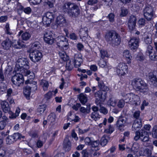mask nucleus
Instances as JSON below:
<instances>
[{"label": "nucleus", "instance_id": "obj_50", "mask_svg": "<svg viewBox=\"0 0 157 157\" xmlns=\"http://www.w3.org/2000/svg\"><path fill=\"white\" fill-rule=\"evenodd\" d=\"M41 84L43 85V87L44 90H46L49 86L48 82L45 80H42L41 82Z\"/></svg>", "mask_w": 157, "mask_h": 157}, {"label": "nucleus", "instance_id": "obj_48", "mask_svg": "<svg viewBox=\"0 0 157 157\" xmlns=\"http://www.w3.org/2000/svg\"><path fill=\"white\" fill-rule=\"evenodd\" d=\"M44 39L45 41L48 44H52L54 42V40L52 37H50L49 38L44 37Z\"/></svg>", "mask_w": 157, "mask_h": 157}, {"label": "nucleus", "instance_id": "obj_49", "mask_svg": "<svg viewBox=\"0 0 157 157\" xmlns=\"http://www.w3.org/2000/svg\"><path fill=\"white\" fill-rule=\"evenodd\" d=\"M152 134L153 138H157V125H155L153 127Z\"/></svg>", "mask_w": 157, "mask_h": 157}, {"label": "nucleus", "instance_id": "obj_21", "mask_svg": "<svg viewBox=\"0 0 157 157\" xmlns=\"http://www.w3.org/2000/svg\"><path fill=\"white\" fill-rule=\"evenodd\" d=\"M142 126L141 119H136L132 125V129L133 130H136L137 129L140 128Z\"/></svg>", "mask_w": 157, "mask_h": 157}, {"label": "nucleus", "instance_id": "obj_35", "mask_svg": "<svg viewBox=\"0 0 157 157\" xmlns=\"http://www.w3.org/2000/svg\"><path fill=\"white\" fill-rule=\"evenodd\" d=\"M68 45L67 40L60 43L59 45H58L59 47L60 48H63V50H66L68 48Z\"/></svg>", "mask_w": 157, "mask_h": 157}, {"label": "nucleus", "instance_id": "obj_39", "mask_svg": "<svg viewBox=\"0 0 157 157\" xmlns=\"http://www.w3.org/2000/svg\"><path fill=\"white\" fill-rule=\"evenodd\" d=\"M25 75L28 76L30 79H33L34 77V74L30 71L26 70L24 71Z\"/></svg>", "mask_w": 157, "mask_h": 157}, {"label": "nucleus", "instance_id": "obj_27", "mask_svg": "<svg viewBox=\"0 0 157 157\" xmlns=\"http://www.w3.org/2000/svg\"><path fill=\"white\" fill-rule=\"evenodd\" d=\"M56 116L54 113H51L47 117V121L51 123L55 122L56 120Z\"/></svg>", "mask_w": 157, "mask_h": 157}, {"label": "nucleus", "instance_id": "obj_20", "mask_svg": "<svg viewBox=\"0 0 157 157\" xmlns=\"http://www.w3.org/2000/svg\"><path fill=\"white\" fill-rule=\"evenodd\" d=\"M12 44L11 40L8 38L2 41L1 43V45L3 49L7 50L11 47Z\"/></svg>", "mask_w": 157, "mask_h": 157}, {"label": "nucleus", "instance_id": "obj_1", "mask_svg": "<svg viewBox=\"0 0 157 157\" xmlns=\"http://www.w3.org/2000/svg\"><path fill=\"white\" fill-rule=\"evenodd\" d=\"M63 8L68 16L73 19L77 17L80 14L79 7L75 3L67 2L63 6Z\"/></svg>", "mask_w": 157, "mask_h": 157}, {"label": "nucleus", "instance_id": "obj_62", "mask_svg": "<svg viewBox=\"0 0 157 157\" xmlns=\"http://www.w3.org/2000/svg\"><path fill=\"white\" fill-rule=\"evenodd\" d=\"M128 13V11L126 9L124 8H123L121 9V16L124 17Z\"/></svg>", "mask_w": 157, "mask_h": 157}, {"label": "nucleus", "instance_id": "obj_4", "mask_svg": "<svg viewBox=\"0 0 157 157\" xmlns=\"http://www.w3.org/2000/svg\"><path fill=\"white\" fill-rule=\"evenodd\" d=\"M125 100L127 102L136 105H140L141 103L139 97L132 93L127 94Z\"/></svg>", "mask_w": 157, "mask_h": 157}, {"label": "nucleus", "instance_id": "obj_41", "mask_svg": "<svg viewBox=\"0 0 157 157\" xmlns=\"http://www.w3.org/2000/svg\"><path fill=\"white\" fill-rule=\"evenodd\" d=\"M99 65L102 67H108V63L103 59H100L98 63Z\"/></svg>", "mask_w": 157, "mask_h": 157}, {"label": "nucleus", "instance_id": "obj_40", "mask_svg": "<svg viewBox=\"0 0 157 157\" xmlns=\"http://www.w3.org/2000/svg\"><path fill=\"white\" fill-rule=\"evenodd\" d=\"M80 111L82 113L86 115L89 113L90 112V108H86L83 107H81L80 109Z\"/></svg>", "mask_w": 157, "mask_h": 157}, {"label": "nucleus", "instance_id": "obj_32", "mask_svg": "<svg viewBox=\"0 0 157 157\" xmlns=\"http://www.w3.org/2000/svg\"><path fill=\"white\" fill-rule=\"evenodd\" d=\"M98 86L101 89V90H108L109 88L104 85L103 82L102 81H100L98 82Z\"/></svg>", "mask_w": 157, "mask_h": 157}, {"label": "nucleus", "instance_id": "obj_11", "mask_svg": "<svg viewBox=\"0 0 157 157\" xmlns=\"http://www.w3.org/2000/svg\"><path fill=\"white\" fill-rule=\"evenodd\" d=\"M143 11L145 18L148 21L151 20L153 15V9L152 7L149 5L147 6L144 9Z\"/></svg>", "mask_w": 157, "mask_h": 157}, {"label": "nucleus", "instance_id": "obj_22", "mask_svg": "<svg viewBox=\"0 0 157 157\" xmlns=\"http://www.w3.org/2000/svg\"><path fill=\"white\" fill-rule=\"evenodd\" d=\"M2 109L5 113H7L10 111V108L8 102L5 101H2L0 103Z\"/></svg>", "mask_w": 157, "mask_h": 157}, {"label": "nucleus", "instance_id": "obj_58", "mask_svg": "<svg viewBox=\"0 0 157 157\" xmlns=\"http://www.w3.org/2000/svg\"><path fill=\"white\" fill-rule=\"evenodd\" d=\"M138 151V148H136V147L133 146L131 149L130 151H129L128 152H130L132 154L135 155Z\"/></svg>", "mask_w": 157, "mask_h": 157}, {"label": "nucleus", "instance_id": "obj_46", "mask_svg": "<svg viewBox=\"0 0 157 157\" xmlns=\"http://www.w3.org/2000/svg\"><path fill=\"white\" fill-rule=\"evenodd\" d=\"M6 142L7 144H11L15 142L12 135L8 136L6 139Z\"/></svg>", "mask_w": 157, "mask_h": 157}, {"label": "nucleus", "instance_id": "obj_28", "mask_svg": "<svg viewBox=\"0 0 157 157\" xmlns=\"http://www.w3.org/2000/svg\"><path fill=\"white\" fill-rule=\"evenodd\" d=\"M117 103V100L115 98L113 97H111L107 102V103L108 105L113 107L116 106Z\"/></svg>", "mask_w": 157, "mask_h": 157}, {"label": "nucleus", "instance_id": "obj_25", "mask_svg": "<svg viewBox=\"0 0 157 157\" xmlns=\"http://www.w3.org/2000/svg\"><path fill=\"white\" fill-rule=\"evenodd\" d=\"M71 144L70 140L68 139L64 140L63 143V147L66 151H69L71 148Z\"/></svg>", "mask_w": 157, "mask_h": 157}, {"label": "nucleus", "instance_id": "obj_44", "mask_svg": "<svg viewBox=\"0 0 157 157\" xmlns=\"http://www.w3.org/2000/svg\"><path fill=\"white\" fill-rule=\"evenodd\" d=\"M90 117L92 119L95 121L100 117L99 114L97 112H92L90 115Z\"/></svg>", "mask_w": 157, "mask_h": 157}, {"label": "nucleus", "instance_id": "obj_45", "mask_svg": "<svg viewBox=\"0 0 157 157\" xmlns=\"http://www.w3.org/2000/svg\"><path fill=\"white\" fill-rule=\"evenodd\" d=\"M114 130V129L113 126L109 124L108 125V128L105 129L104 132L107 133L111 134Z\"/></svg>", "mask_w": 157, "mask_h": 157}, {"label": "nucleus", "instance_id": "obj_18", "mask_svg": "<svg viewBox=\"0 0 157 157\" xmlns=\"http://www.w3.org/2000/svg\"><path fill=\"white\" fill-rule=\"evenodd\" d=\"M82 55L80 54H75L73 59V63L75 67L77 68L81 65L82 62Z\"/></svg>", "mask_w": 157, "mask_h": 157}, {"label": "nucleus", "instance_id": "obj_33", "mask_svg": "<svg viewBox=\"0 0 157 157\" xmlns=\"http://www.w3.org/2000/svg\"><path fill=\"white\" fill-rule=\"evenodd\" d=\"M78 98L81 102L83 104H85L87 101V97L83 94H80Z\"/></svg>", "mask_w": 157, "mask_h": 157}, {"label": "nucleus", "instance_id": "obj_15", "mask_svg": "<svg viewBox=\"0 0 157 157\" xmlns=\"http://www.w3.org/2000/svg\"><path fill=\"white\" fill-rule=\"evenodd\" d=\"M56 23L57 26L60 27L65 26L67 25V19L65 17L62 15H59L57 17Z\"/></svg>", "mask_w": 157, "mask_h": 157}, {"label": "nucleus", "instance_id": "obj_30", "mask_svg": "<svg viewBox=\"0 0 157 157\" xmlns=\"http://www.w3.org/2000/svg\"><path fill=\"white\" fill-rule=\"evenodd\" d=\"M59 54L61 58L63 61H66L69 59L68 56L66 54L65 52L63 51H62L61 52H59Z\"/></svg>", "mask_w": 157, "mask_h": 157}, {"label": "nucleus", "instance_id": "obj_31", "mask_svg": "<svg viewBox=\"0 0 157 157\" xmlns=\"http://www.w3.org/2000/svg\"><path fill=\"white\" fill-rule=\"evenodd\" d=\"M40 47L39 43L38 42H35L33 43L30 49V52H31L32 50L33 51L35 50H38Z\"/></svg>", "mask_w": 157, "mask_h": 157}, {"label": "nucleus", "instance_id": "obj_13", "mask_svg": "<svg viewBox=\"0 0 157 157\" xmlns=\"http://www.w3.org/2000/svg\"><path fill=\"white\" fill-rule=\"evenodd\" d=\"M139 39L136 37H133L128 41L129 47L131 49L135 50L139 46Z\"/></svg>", "mask_w": 157, "mask_h": 157}, {"label": "nucleus", "instance_id": "obj_37", "mask_svg": "<svg viewBox=\"0 0 157 157\" xmlns=\"http://www.w3.org/2000/svg\"><path fill=\"white\" fill-rule=\"evenodd\" d=\"M21 36L23 40L27 41L30 39L31 35L29 33L25 32L22 34Z\"/></svg>", "mask_w": 157, "mask_h": 157}, {"label": "nucleus", "instance_id": "obj_5", "mask_svg": "<svg viewBox=\"0 0 157 157\" xmlns=\"http://www.w3.org/2000/svg\"><path fill=\"white\" fill-rule=\"evenodd\" d=\"M107 93L105 90H100L95 93V103L97 105L101 106V104L104 102L106 98Z\"/></svg>", "mask_w": 157, "mask_h": 157}, {"label": "nucleus", "instance_id": "obj_29", "mask_svg": "<svg viewBox=\"0 0 157 157\" xmlns=\"http://www.w3.org/2000/svg\"><path fill=\"white\" fill-rule=\"evenodd\" d=\"M73 68V65L71 61L69 59L66 60V70L68 71H71Z\"/></svg>", "mask_w": 157, "mask_h": 157}, {"label": "nucleus", "instance_id": "obj_63", "mask_svg": "<svg viewBox=\"0 0 157 157\" xmlns=\"http://www.w3.org/2000/svg\"><path fill=\"white\" fill-rule=\"evenodd\" d=\"M114 17L115 16L114 14L110 13L107 17L109 20V21L111 22H113L114 21Z\"/></svg>", "mask_w": 157, "mask_h": 157}, {"label": "nucleus", "instance_id": "obj_26", "mask_svg": "<svg viewBox=\"0 0 157 157\" xmlns=\"http://www.w3.org/2000/svg\"><path fill=\"white\" fill-rule=\"evenodd\" d=\"M108 138L109 139V137L106 135H104L102 137L100 141V144L102 146H105L106 145L108 142Z\"/></svg>", "mask_w": 157, "mask_h": 157}, {"label": "nucleus", "instance_id": "obj_19", "mask_svg": "<svg viewBox=\"0 0 157 157\" xmlns=\"http://www.w3.org/2000/svg\"><path fill=\"white\" fill-rule=\"evenodd\" d=\"M88 28L84 27L83 28L81 29L79 31V34L80 38L85 40L88 36Z\"/></svg>", "mask_w": 157, "mask_h": 157}, {"label": "nucleus", "instance_id": "obj_2", "mask_svg": "<svg viewBox=\"0 0 157 157\" xmlns=\"http://www.w3.org/2000/svg\"><path fill=\"white\" fill-rule=\"evenodd\" d=\"M131 85L134 89L144 94H147L148 92L147 84L140 79H133L131 81Z\"/></svg>", "mask_w": 157, "mask_h": 157}, {"label": "nucleus", "instance_id": "obj_34", "mask_svg": "<svg viewBox=\"0 0 157 157\" xmlns=\"http://www.w3.org/2000/svg\"><path fill=\"white\" fill-rule=\"evenodd\" d=\"M47 105H40L37 109V112L40 114H42L45 111Z\"/></svg>", "mask_w": 157, "mask_h": 157}, {"label": "nucleus", "instance_id": "obj_57", "mask_svg": "<svg viewBox=\"0 0 157 157\" xmlns=\"http://www.w3.org/2000/svg\"><path fill=\"white\" fill-rule=\"evenodd\" d=\"M92 138L87 137L84 139V142L87 145L90 146L92 140Z\"/></svg>", "mask_w": 157, "mask_h": 157}, {"label": "nucleus", "instance_id": "obj_55", "mask_svg": "<svg viewBox=\"0 0 157 157\" xmlns=\"http://www.w3.org/2000/svg\"><path fill=\"white\" fill-rule=\"evenodd\" d=\"M77 128H78V133L79 134H84L85 133L87 132L90 130L89 128H88L86 129L82 130V129H81L80 128L78 127H77Z\"/></svg>", "mask_w": 157, "mask_h": 157}, {"label": "nucleus", "instance_id": "obj_52", "mask_svg": "<svg viewBox=\"0 0 157 157\" xmlns=\"http://www.w3.org/2000/svg\"><path fill=\"white\" fill-rule=\"evenodd\" d=\"M57 45H59L60 43L66 40L67 39L63 36H60L57 37Z\"/></svg>", "mask_w": 157, "mask_h": 157}, {"label": "nucleus", "instance_id": "obj_14", "mask_svg": "<svg viewBox=\"0 0 157 157\" xmlns=\"http://www.w3.org/2000/svg\"><path fill=\"white\" fill-rule=\"evenodd\" d=\"M127 120V119L125 117L121 116L119 117L116 123V125L119 130L121 131L124 130Z\"/></svg>", "mask_w": 157, "mask_h": 157}, {"label": "nucleus", "instance_id": "obj_3", "mask_svg": "<svg viewBox=\"0 0 157 157\" xmlns=\"http://www.w3.org/2000/svg\"><path fill=\"white\" fill-rule=\"evenodd\" d=\"M105 37L106 40L112 46L118 45L121 42L120 36L114 31H110L107 33Z\"/></svg>", "mask_w": 157, "mask_h": 157}, {"label": "nucleus", "instance_id": "obj_59", "mask_svg": "<svg viewBox=\"0 0 157 157\" xmlns=\"http://www.w3.org/2000/svg\"><path fill=\"white\" fill-rule=\"evenodd\" d=\"M140 112L139 111H135L133 114V117L136 119H141L140 117Z\"/></svg>", "mask_w": 157, "mask_h": 157}, {"label": "nucleus", "instance_id": "obj_23", "mask_svg": "<svg viewBox=\"0 0 157 157\" xmlns=\"http://www.w3.org/2000/svg\"><path fill=\"white\" fill-rule=\"evenodd\" d=\"M123 56L125 58L127 61L128 63H131V60L132 59L131 54L129 50H124L123 52Z\"/></svg>", "mask_w": 157, "mask_h": 157}, {"label": "nucleus", "instance_id": "obj_43", "mask_svg": "<svg viewBox=\"0 0 157 157\" xmlns=\"http://www.w3.org/2000/svg\"><path fill=\"white\" fill-rule=\"evenodd\" d=\"M149 147V148H147L144 150V152L147 154L148 156H150L151 155V151L153 149V147L152 146H150Z\"/></svg>", "mask_w": 157, "mask_h": 157}, {"label": "nucleus", "instance_id": "obj_7", "mask_svg": "<svg viewBox=\"0 0 157 157\" xmlns=\"http://www.w3.org/2000/svg\"><path fill=\"white\" fill-rule=\"evenodd\" d=\"M11 81L13 84L17 87L22 85L24 81L23 75L19 73H17L13 76Z\"/></svg>", "mask_w": 157, "mask_h": 157}, {"label": "nucleus", "instance_id": "obj_60", "mask_svg": "<svg viewBox=\"0 0 157 157\" xmlns=\"http://www.w3.org/2000/svg\"><path fill=\"white\" fill-rule=\"evenodd\" d=\"M3 82H6L5 77L2 71H0V83Z\"/></svg>", "mask_w": 157, "mask_h": 157}, {"label": "nucleus", "instance_id": "obj_54", "mask_svg": "<svg viewBox=\"0 0 157 157\" xmlns=\"http://www.w3.org/2000/svg\"><path fill=\"white\" fill-rule=\"evenodd\" d=\"M124 101L123 99L120 100L117 103V106L118 108H122L124 105Z\"/></svg>", "mask_w": 157, "mask_h": 157}, {"label": "nucleus", "instance_id": "obj_47", "mask_svg": "<svg viewBox=\"0 0 157 157\" xmlns=\"http://www.w3.org/2000/svg\"><path fill=\"white\" fill-rule=\"evenodd\" d=\"M12 136L15 141L17 140L20 139L21 138H24V136H22L19 133H14L12 135Z\"/></svg>", "mask_w": 157, "mask_h": 157}, {"label": "nucleus", "instance_id": "obj_61", "mask_svg": "<svg viewBox=\"0 0 157 157\" xmlns=\"http://www.w3.org/2000/svg\"><path fill=\"white\" fill-rule=\"evenodd\" d=\"M13 93V90L11 88H10L7 89L6 92V98L11 97L12 94Z\"/></svg>", "mask_w": 157, "mask_h": 157}, {"label": "nucleus", "instance_id": "obj_12", "mask_svg": "<svg viewBox=\"0 0 157 157\" xmlns=\"http://www.w3.org/2000/svg\"><path fill=\"white\" fill-rule=\"evenodd\" d=\"M32 84H33L32 86L30 87L29 86H27L24 89L23 93L27 98H29L30 95V90L31 89L34 91L36 90L37 89V87L36 85V82H33Z\"/></svg>", "mask_w": 157, "mask_h": 157}, {"label": "nucleus", "instance_id": "obj_24", "mask_svg": "<svg viewBox=\"0 0 157 157\" xmlns=\"http://www.w3.org/2000/svg\"><path fill=\"white\" fill-rule=\"evenodd\" d=\"M148 79L149 81L154 86L157 80V75H155L152 72H150L148 74Z\"/></svg>", "mask_w": 157, "mask_h": 157}, {"label": "nucleus", "instance_id": "obj_17", "mask_svg": "<svg viewBox=\"0 0 157 157\" xmlns=\"http://www.w3.org/2000/svg\"><path fill=\"white\" fill-rule=\"evenodd\" d=\"M136 18L134 15L131 16L128 21V26L130 30L132 31L135 28L136 26Z\"/></svg>", "mask_w": 157, "mask_h": 157}, {"label": "nucleus", "instance_id": "obj_53", "mask_svg": "<svg viewBox=\"0 0 157 157\" xmlns=\"http://www.w3.org/2000/svg\"><path fill=\"white\" fill-rule=\"evenodd\" d=\"M21 9L23 10L25 13L28 14H29L31 13L32 11L31 9L29 7H28L26 8L22 7Z\"/></svg>", "mask_w": 157, "mask_h": 157}, {"label": "nucleus", "instance_id": "obj_16", "mask_svg": "<svg viewBox=\"0 0 157 157\" xmlns=\"http://www.w3.org/2000/svg\"><path fill=\"white\" fill-rule=\"evenodd\" d=\"M21 68H24L25 70L29 68V62L26 58L22 57L18 59L17 61V64Z\"/></svg>", "mask_w": 157, "mask_h": 157}, {"label": "nucleus", "instance_id": "obj_36", "mask_svg": "<svg viewBox=\"0 0 157 157\" xmlns=\"http://www.w3.org/2000/svg\"><path fill=\"white\" fill-rule=\"evenodd\" d=\"M99 149L98 148H97V149H93L92 148H91V154H92L93 156L94 157H98L101 154V152L100 151H98Z\"/></svg>", "mask_w": 157, "mask_h": 157}, {"label": "nucleus", "instance_id": "obj_10", "mask_svg": "<svg viewBox=\"0 0 157 157\" xmlns=\"http://www.w3.org/2000/svg\"><path fill=\"white\" fill-rule=\"evenodd\" d=\"M55 16L53 13L47 12L42 18V22L44 25L48 26L53 21Z\"/></svg>", "mask_w": 157, "mask_h": 157}, {"label": "nucleus", "instance_id": "obj_6", "mask_svg": "<svg viewBox=\"0 0 157 157\" xmlns=\"http://www.w3.org/2000/svg\"><path fill=\"white\" fill-rule=\"evenodd\" d=\"M155 51L153 53V47L150 45H148L146 51V54L148 55L150 59L152 61L157 60V43H154Z\"/></svg>", "mask_w": 157, "mask_h": 157}, {"label": "nucleus", "instance_id": "obj_38", "mask_svg": "<svg viewBox=\"0 0 157 157\" xmlns=\"http://www.w3.org/2000/svg\"><path fill=\"white\" fill-rule=\"evenodd\" d=\"M7 89V85L6 82L0 83V91L1 93L4 92Z\"/></svg>", "mask_w": 157, "mask_h": 157}, {"label": "nucleus", "instance_id": "obj_8", "mask_svg": "<svg viewBox=\"0 0 157 157\" xmlns=\"http://www.w3.org/2000/svg\"><path fill=\"white\" fill-rule=\"evenodd\" d=\"M30 52V59L34 62L39 61L42 57V53L39 50L33 51L32 50L31 52Z\"/></svg>", "mask_w": 157, "mask_h": 157}, {"label": "nucleus", "instance_id": "obj_64", "mask_svg": "<svg viewBox=\"0 0 157 157\" xmlns=\"http://www.w3.org/2000/svg\"><path fill=\"white\" fill-rule=\"evenodd\" d=\"M69 37L70 39L74 40H77L78 38L77 36L75 33H70Z\"/></svg>", "mask_w": 157, "mask_h": 157}, {"label": "nucleus", "instance_id": "obj_42", "mask_svg": "<svg viewBox=\"0 0 157 157\" xmlns=\"http://www.w3.org/2000/svg\"><path fill=\"white\" fill-rule=\"evenodd\" d=\"M4 30L5 33L7 34L10 35L12 34V32L10 31L9 23H7L6 24Z\"/></svg>", "mask_w": 157, "mask_h": 157}, {"label": "nucleus", "instance_id": "obj_51", "mask_svg": "<svg viewBox=\"0 0 157 157\" xmlns=\"http://www.w3.org/2000/svg\"><path fill=\"white\" fill-rule=\"evenodd\" d=\"M99 140H92L90 144V145L93 148H98V146L99 145Z\"/></svg>", "mask_w": 157, "mask_h": 157}, {"label": "nucleus", "instance_id": "obj_56", "mask_svg": "<svg viewBox=\"0 0 157 157\" xmlns=\"http://www.w3.org/2000/svg\"><path fill=\"white\" fill-rule=\"evenodd\" d=\"M139 133L140 134V138L144 137L145 136L147 135V132L143 129L139 131Z\"/></svg>", "mask_w": 157, "mask_h": 157}, {"label": "nucleus", "instance_id": "obj_9", "mask_svg": "<svg viewBox=\"0 0 157 157\" xmlns=\"http://www.w3.org/2000/svg\"><path fill=\"white\" fill-rule=\"evenodd\" d=\"M128 66L123 63H120L116 68L115 71L120 76L124 75L128 71Z\"/></svg>", "mask_w": 157, "mask_h": 157}]
</instances>
